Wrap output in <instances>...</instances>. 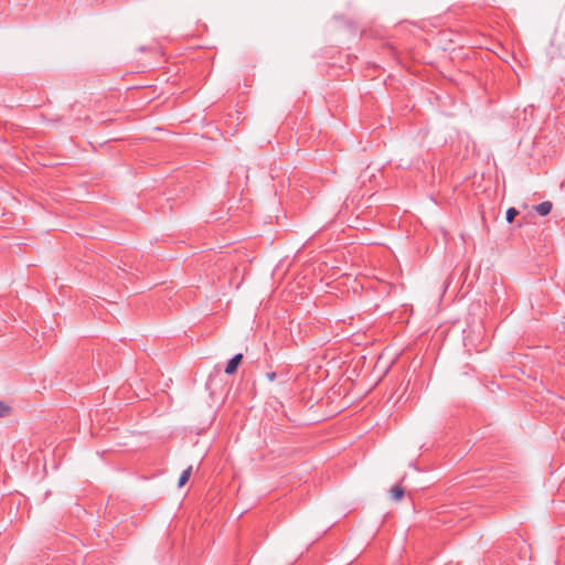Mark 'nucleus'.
Returning a JSON list of instances; mask_svg holds the SVG:
<instances>
[{
    "mask_svg": "<svg viewBox=\"0 0 565 565\" xmlns=\"http://www.w3.org/2000/svg\"><path fill=\"white\" fill-rule=\"evenodd\" d=\"M191 473H192V466H189L185 470L182 471V473L179 478V481H178L179 488L183 487L189 481Z\"/></svg>",
    "mask_w": 565,
    "mask_h": 565,
    "instance_id": "nucleus-4",
    "label": "nucleus"
},
{
    "mask_svg": "<svg viewBox=\"0 0 565 565\" xmlns=\"http://www.w3.org/2000/svg\"><path fill=\"white\" fill-rule=\"evenodd\" d=\"M121 265H118V269L121 270V273L127 274L129 273V269L134 268L132 262L130 260V256H125L120 260Z\"/></svg>",
    "mask_w": 565,
    "mask_h": 565,
    "instance_id": "nucleus-3",
    "label": "nucleus"
},
{
    "mask_svg": "<svg viewBox=\"0 0 565 565\" xmlns=\"http://www.w3.org/2000/svg\"><path fill=\"white\" fill-rule=\"evenodd\" d=\"M552 206L553 205L550 201H544L537 204L534 209L541 216H545L550 214V212L552 211Z\"/></svg>",
    "mask_w": 565,
    "mask_h": 565,
    "instance_id": "nucleus-2",
    "label": "nucleus"
},
{
    "mask_svg": "<svg viewBox=\"0 0 565 565\" xmlns=\"http://www.w3.org/2000/svg\"><path fill=\"white\" fill-rule=\"evenodd\" d=\"M242 360H243V354L242 353L235 354L227 362V364L225 366V373L228 374V375L234 374L237 371L239 364L242 363Z\"/></svg>",
    "mask_w": 565,
    "mask_h": 565,
    "instance_id": "nucleus-1",
    "label": "nucleus"
},
{
    "mask_svg": "<svg viewBox=\"0 0 565 565\" xmlns=\"http://www.w3.org/2000/svg\"><path fill=\"white\" fill-rule=\"evenodd\" d=\"M11 408L4 402L0 401V416L7 417L10 415Z\"/></svg>",
    "mask_w": 565,
    "mask_h": 565,
    "instance_id": "nucleus-7",
    "label": "nucleus"
},
{
    "mask_svg": "<svg viewBox=\"0 0 565 565\" xmlns=\"http://www.w3.org/2000/svg\"><path fill=\"white\" fill-rule=\"evenodd\" d=\"M266 377H267L270 382H273V381H275V380H276V377H277V373H276V372H268V373H266Z\"/></svg>",
    "mask_w": 565,
    "mask_h": 565,
    "instance_id": "nucleus-8",
    "label": "nucleus"
},
{
    "mask_svg": "<svg viewBox=\"0 0 565 565\" xmlns=\"http://www.w3.org/2000/svg\"><path fill=\"white\" fill-rule=\"evenodd\" d=\"M519 215V211L515 207H510L507 211L505 218L508 223H512L515 218V216Z\"/></svg>",
    "mask_w": 565,
    "mask_h": 565,
    "instance_id": "nucleus-6",
    "label": "nucleus"
},
{
    "mask_svg": "<svg viewBox=\"0 0 565 565\" xmlns=\"http://www.w3.org/2000/svg\"><path fill=\"white\" fill-rule=\"evenodd\" d=\"M404 488L399 484H395L391 488V497L393 500H401L404 497Z\"/></svg>",
    "mask_w": 565,
    "mask_h": 565,
    "instance_id": "nucleus-5",
    "label": "nucleus"
}]
</instances>
